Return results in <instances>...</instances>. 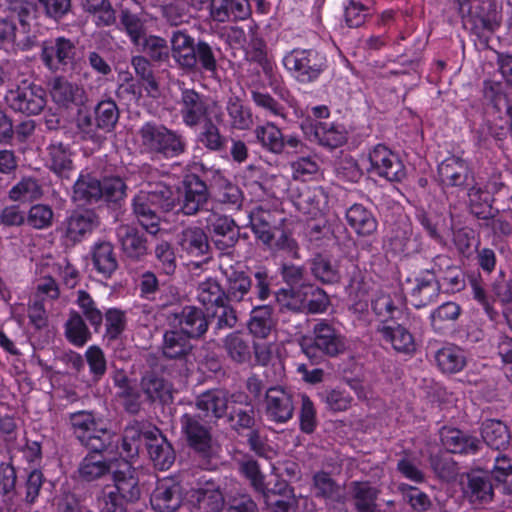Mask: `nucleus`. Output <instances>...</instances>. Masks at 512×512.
<instances>
[{
  "instance_id": "41",
  "label": "nucleus",
  "mask_w": 512,
  "mask_h": 512,
  "mask_svg": "<svg viewBox=\"0 0 512 512\" xmlns=\"http://www.w3.org/2000/svg\"><path fill=\"white\" fill-rule=\"evenodd\" d=\"M352 497L356 512H376L380 490L367 481L351 483Z\"/></svg>"
},
{
  "instance_id": "48",
  "label": "nucleus",
  "mask_w": 512,
  "mask_h": 512,
  "mask_svg": "<svg viewBox=\"0 0 512 512\" xmlns=\"http://www.w3.org/2000/svg\"><path fill=\"white\" fill-rule=\"evenodd\" d=\"M141 389L150 401L168 403L172 400L171 385L154 372L146 373L141 379Z\"/></svg>"
},
{
  "instance_id": "12",
  "label": "nucleus",
  "mask_w": 512,
  "mask_h": 512,
  "mask_svg": "<svg viewBox=\"0 0 512 512\" xmlns=\"http://www.w3.org/2000/svg\"><path fill=\"white\" fill-rule=\"evenodd\" d=\"M294 393L285 387H270L265 392V414L268 420L283 424L294 414Z\"/></svg>"
},
{
  "instance_id": "7",
  "label": "nucleus",
  "mask_w": 512,
  "mask_h": 512,
  "mask_svg": "<svg viewBox=\"0 0 512 512\" xmlns=\"http://www.w3.org/2000/svg\"><path fill=\"white\" fill-rule=\"evenodd\" d=\"M191 512H219L224 506V494L219 481L201 476L187 494Z\"/></svg>"
},
{
  "instance_id": "61",
  "label": "nucleus",
  "mask_w": 512,
  "mask_h": 512,
  "mask_svg": "<svg viewBox=\"0 0 512 512\" xmlns=\"http://www.w3.org/2000/svg\"><path fill=\"white\" fill-rule=\"evenodd\" d=\"M43 191L36 179L23 178L9 191V199L14 202L27 203L42 197Z\"/></svg>"
},
{
  "instance_id": "33",
  "label": "nucleus",
  "mask_w": 512,
  "mask_h": 512,
  "mask_svg": "<svg viewBox=\"0 0 512 512\" xmlns=\"http://www.w3.org/2000/svg\"><path fill=\"white\" fill-rule=\"evenodd\" d=\"M443 446L451 453L475 454L481 447V441L457 428H444L441 431Z\"/></svg>"
},
{
  "instance_id": "54",
  "label": "nucleus",
  "mask_w": 512,
  "mask_h": 512,
  "mask_svg": "<svg viewBox=\"0 0 512 512\" xmlns=\"http://www.w3.org/2000/svg\"><path fill=\"white\" fill-rule=\"evenodd\" d=\"M202 123L196 137L197 142L210 152L223 151L227 146V137L221 133L220 128L211 119Z\"/></svg>"
},
{
  "instance_id": "53",
  "label": "nucleus",
  "mask_w": 512,
  "mask_h": 512,
  "mask_svg": "<svg viewBox=\"0 0 512 512\" xmlns=\"http://www.w3.org/2000/svg\"><path fill=\"white\" fill-rule=\"evenodd\" d=\"M110 472L112 470L109 462L96 454L86 455L78 467L79 477L86 482L99 480Z\"/></svg>"
},
{
  "instance_id": "2",
  "label": "nucleus",
  "mask_w": 512,
  "mask_h": 512,
  "mask_svg": "<svg viewBox=\"0 0 512 512\" xmlns=\"http://www.w3.org/2000/svg\"><path fill=\"white\" fill-rule=\"evenodd\" d=\"M138 136L142 150L157 158H177L187 150L185 136L180 131L155 121L145 122Z\"/></svg>"
},
{
  "instance_id": "11",
  "label": "nucleus",
  "mask_w": 512,
  "mask_h": 512,
  "mask_svg": "<svg viewBox=\"0 0 512 512\" xmlns=\"http://www.w3.org/2000/svg\"><path fill=\"white\" fill-rule=\"evenodd\" d=\"M257 142L263 149L273 154L299 152L303 143L296 135H284L280 128L273 122H266L254 129Z\"/></svg>"
},
{
  "instance_id": "22",
  "label": "nucleus",
  "mask_w": 512,
  "mask_h": 512,
  "mask_svg": "<svg viewBox=\"0 0 512 512\" xmlns=\"http://www.w3.org/2000/svg\"><path fill=\"white\" fill-rule=\"evenodd\" d=\"M381 339L403 354H412L416 350L414 336L405 326L392 322H379L376 327Z\"/></svg>"
},
{
  "instance_id": "18",
  "label": "nucleus",
  "mask_w": 512,
  "mask_h": 512,
  "mask_svg": "<svg viewBox=\"0 0 512 512\" xmlns=\"http://www.w3.org/2000/svg\"><path fill=\"white\" fill-rule=\"evenodd\" d=\"M113 485L104 486L124 500L135 503L141 496V488L135 468L124 462L117 469L112 470Z\"/></svg>"
},
{
  "instance_id": "21",
  "label": "nucleus",
  "mask_w": 512,
  "mask_h": 512,
  "mask_svg": "<svg viewBox=\"0 0 512 512\" xmlns=\"http://www.w3.org/2000/svg\"><path fill=\"white\" fill-rule=\"evenodd\" d=\"M171 55L177 66L185 73L195 72L194 38L185 30H174L170 37Z\"/></svg>"
},
{
  "instance_id": "19",
  "label": "nucleus",
  "mask_w": 512,
  "mask_h": 512,
  "mask_svg": "<svg viewBox=\"0 0 512 512\" xmlns=\"http://www.w3.org/2000/svg\"><path fill=\"white\" fill-rule=\"evenodd\" d=\"M184 195L180 210L184 215H195L208 202L209 193L206 183L196 174H189L183 180Z\"/></svg>"
},
{
  "instance_id": "39",
  "label": "nucleus",
  "mask_w": 512,
  "mask_h": 512,
  "mask_svg": "<svg viewBox=\"0 0 512 512\" xmlns=\"http://www.w3.org/2000/svg\"><path fill=\"white\" fill-rule=\"evenodd\" d=\"M214 243L220 250L233 247L238 241L239 231L235 221L228 216H214L210 220Z\"/></svg>"
},
{
  "instance_id": "56",
  "label": "nucleus",
  "mask_w": 512,
  "mask_h": 512,
  "mask_svg": "<svg viewBox=\"0 0 512 512\" xmlns=\"http://www.w3.org/2000/svg\"><path fill=\"white\" fill-rule=\"evenodd\" d=\"M69 421L73 434L79 441H83L86 436L92 435L91 433L103 425L102 421L96 419L92 412L85 410L71 413Z\"/></svg>"
},
{
  "instance_id": "26",
  "label": "nucleus",
  "mask_w": 512,
  "mask_h": 512,
  "mask_svg": "<svg viewBox=\"0 0 512 512\" xmlns=\"http://www.w3.org/2000/svg\"><path fill=\"white\" fill-rule=\"evenodd\" d=\"M49 92L54 103L63 108L81 105L84 102V90L77 83L63 76L53 77L49 83Z\"/></svg>"
},
{
  "instance_id": "62",
  "label": "nucleus",
  "mask_w": 512,
  "mask_h": 512,
  "mask_svg": "<svg viewBox=\"0 0 512 512\" xmlns=\"http://www.w3.org/2000/svg\"><path fill=\"white\" fill-rule=\"evenodd\" d=\"M217 52H219V49L216 47H213L204 40H198L194 52L195 71L199 65L203 71L209 73L211 76H215L218 71Z\"/></svg>"
},
{
  "instance_id": "52",
  "label": "nucleus",
  "mask_w": 512,
  "mask_h": 512,
  "mask_svg": "<svg viewBox=\"0 0 512 512\" xmlns=\"http://www.w3.org/2000/svg\"><path fill=\"white\" fill-rule=\"evenodd\" d=\"M223 348L235 363H246L251 358V349L247 338L239 331L229 333L223 340Z\"/></svg>"
},
{
  "instance_id": "16",
  "label": "nucleus",
  "mask_w": 512,
  "mask_h": 512,
  "mask_svg": "<svg viewBox=\"0 0 512 512\" xmlns=\"http://www.w3.org/2000/svg\"><path fill=\"white\" fill-rule=\"evenodd\" d=\"M144 184L141 191L149 198L152 205H155L160 211L169 212L176 206V196L171 188L162 180H155L158 171L150 166L142 168Z\"/></svg>"
},
{
  "instance_id": "43",
  "label": "nucleus",
  "mask_w": 512,
  "mask_h": 512,
  "mask_svg": "<svg viewBox=\"0 0 512 512\" xmlns=\"http://www.w3.org/2000/svg\"><path fill=\"white\" fill-rule=\"evenodd\" d=\"M462 313L459 304L453 301H447L435 308L429 316L430 325L435 333L443 334L450 329L458 320Z\"/></svg>"
},
{
  "instance_id": "13",
  "label": "nucleus",
  "mask_w": 512,
  "mask_h": 512,
  "mask_svg": "<svg viewBox=\"0 0 512 512\" xmlns=\"http://www.w3.org/2000/svg\"><path fill=\"white\" fill-rule=\"evenodd\" d=\"M180 424L189 446L201 456L208 457L212 448L211 428L203 423L200 415L185 413Z\"/></svg>"
},
{
  "instance_id": "30",
  "label": "nucleus",
  "mask_w": 512,
  "mask_h": 512,
  "mask_svg": "<svg viewBox=\"0 0 512 512\" xmlns=\"http://www.w3.org/2000/svg\"><path fill=\"white\" fill-rule=\"evenodd\" d=\"M251 14L248 0H211L210 16L216 22L245 20Z\"/></svg>"
},
{
  "instance_id": "14",
  "label": "nucleus",
  "mask_w": 512,
  "mask_h": 512,
  "mask_svg": "<svg viewBox=\"0 0 512 512\" xmlns=\"http://www.w3.org/2000/svg\"><path fill=\"white\" fill-rule=\"evenodd\" d=\"M438 177L444 189L464 190L473 182L469 164L460 156H449L438 165Z\"/></svg>"
},
{
  "instance_id": "59",
  "label": "nucleus",
  "mask_w": 512,
  "mask_h": 512,
  "mask_svg": "<svg viewBox=\"0 0 512 512\" xmlns=\"http://www.w3.org/2000/svg\"><path fill=\"white\" fill-rule=\"evenodd\" d=\"M85 12L95 18L97 26H111L116 21L115 10L108 0H81Z\"/></svg>"
},
{
  "instance_id": "23",
  "label": "nucleus",
  "mask_w": 512,
  "mask_h": 512,
  "mask_svg": "<svg viewBox=\"0 0 512 512\" xmlns=\"http://www.w3.org/2000/svg\"><path fill=\"white\" fill-rule=\"evenodd\" d=\"M227 412L228 420L235 431L254 428L256 424V410L249 396L244 392L232 393V403Z\"/></svg>"
},
{
  "instance_id": "60",
  "label": "nucleus",
  "mask_w": 512,
  "mask_h": 512,
  "mask_svg": "<svg viewBox=\"0 0 512 512\" xmlns=\"http://www.w3.org/2000/svg\"><path fill=\"white\" fill-rule=\"evenodd\" d=\"M96 126L104 132H111L119 119V109L115 101L106 99L100 101L94 108Z\"/></svg>"
},
{
  "instance_id": "44",
  "label": "nucleus",
  "mask_w": 512,
  "mask_h": 512,
  "mask_svg": "<svg viewBox=\"0 0 512 512\" xmlns=\"http://www.w3.org/2000/svg\"><path fill=\"white\" fill-rule=\"evenodd\" d=\"M64 335L67 341L75 347H83L92 338V333L82 315L70 310L64 323Z\"/></svg>"
},
{
  "instance_id": "50",
  "label": "nucleus",
  "mask_w": 512,
  "mask_h": 512,
  "mask_svg": "<svg viewBox=\"0 0 512 512\" xmlns=\"http://www.w3.org/2000/svg\"><path fill=\"white\" fill-rule=\"evenodd\" d=\"M226 111L230 126L236 130H248L253 124V113L249 106L245 105L237 96H231L226 102Z\"/></svg>"
},
{
  "instance_id": "28",
  "label": "nucleus",
  "mask_w": 512,
  "mask_h": 512,
  "mask_svg": "<svg viewBox=\"0 0 512 512\" xmlns=\"http://www.w3.org/2000/svg\"><path fill=\"white\" fill-rule=\"evenodd\" d=\"M231 403L232 394L223 389L207 390L196 399L197 409L216 420L227 415Z\"/></svg>"
},
{
  "instance_id": "10",
  "label": "nucleus",
  "mask_w": 512,
  "mask_h": 512,
  "mask_svg": "<svg viewBox=\"0 0 512 512\" xmlns=\"http://www.w3.org/2000/svg\"><path fill=\"white\" fill-rule=\"evenodd\" d=\"M76 55L75 41L64 36L45 40L41 46V60L52 72L64 71L75 62Z\"/></svg>"
},
{
  "instance_id": "3",
  "label": "nucleus",
  "mask_w": 512,
  "mask_h": 512,
  "mask_svg": "<svg viewBox=\"0 0 512 512\" xmlns=\"http://www.w3.org/2000/svg\"><path fill=\"white\" fill-rule=\"evenodd\" d=\"M282 63L292 78L304 85L316 82L328 67L325 54L312 48L292 49Z\"/></svg>"
},
{
  "instance_id": "5",
  "label": "nucleus",
  "mask_w": 512,
  "mask_h": 512,
  "mask_svg": "<svg viewBox=\"0 0 512 512\" xmlns=\"http://www.w3.org/2000/svg\"><path fill=\"white\" fill-rule=\"evenodd\" d=\"M312 338L305 339L302 350L309 358H315L317 352L329 357H336L347 350V340L339 329L326 320L313 326Z\"/></svg>"
},
{
  "instance_id": "51",
  "label": "nucleus",
  "mask_w": 512,
  "mask_h": 512,
  "mask_svg": "<svg viewBox=\"0 0 512 512\" xmlns=\"http://www.w3.org/2000/svg\"><path fill=\"white\" fill-rule=\"evenodd\" d=\"M481 435L484 442L493 449H505L509 445L508 428L499 420H486L482 424Z\"/></svg>"
},
{
  "instance_id": "15",
  "label": "nucleus",
  "mask_w": 512,
  "mask_h": 512,
  "mask_svg": "<svg viewBox=\"0 0 512 512\" xmlns=\"http://www.w3.org/2000/svg\"><path fill=\"white\" fill-rule=\"evenodd\" d=\"M99 225V218L94 210L73 211L62 223V236L68 244H76L90 235Z\"/></svg>"
},
{
  "instance_id": "4",
  "label": "nucleus",
  "mask_w": 512,
  "mask_h": 512,
  "mask_svg": "<svg viewBox=\"0 0 512 512\" xmlns=\"http://www.w3.org/2000/svg\"><path fill=\"white\" fill-rule=\"evenodd\" d=\"M180 92L179 112L185 126L195 128L210 119V115L216 111L218 112L215 115L216 121H222L221 107L217 101L193 88L183 87Z\"/></svg>"
},
{
  "instance_id": "55",
  "label": "nucleus",
  "mask_w": 512,
  "mask_h": 512,
  "mask_svg": "<svg viewBox=\"0 0 512 512\" xmlns=\"http://www.w3.org/2000/svg\"><path fill=\"white\" fill-rule=\"evenodd\" d=\"M226 299L225 290L214 278H206L197 286V300L207 309L216 307Z\"/></svg>"
},
{
  "instance_id": "25",
  "label": "nucleus",
  "mask_w": 512,
  "mask_h": 512,
  "mask_svg": "<svg viewBox=\"0 0 512 512\" xmlns=\"http://www.w3.org/2000/svg\"><path fill=\"white\" fill-rule=\"evenodd\" d=\"M150 502L157 512L176 511L182 502L181 486L169 478L158 481Z\"/></svg>"
},
{
  "instance_id": "8",
  "label": "nucleus",
  "mask_w": 512,
  "mask_h": 512,
  "mask_svg": "<svg viewBox=\"0 0 512 512\" xmlns=\"http://www.w3.org/2000/svg\"><path fill=\"white\" fill-rule=\"evenodd\" d=\"M368 171L390 182H401L406 178L405 165L399 155L387 146L378 144L368 154Z\"/></svg>"
},
{
  "instance_id": "64",
  "label": "nucleus",
  "mask_w": 512,
  "mask_h": 512,
  "mask_svg": "<svg viewBox=\"0 0 512 512\" xmlns=\"http://www.w3.org/2000/svg\"><path fill=\"white\" fill-rule=\"evenodd\" d=\"M374 0H350L345 8V21L351 28L360 27L371 14Z\"/></svg>"
},
{
  "instance_id": "20",
  "label": "nucleus",
  "mask_w": 512,
  "mask_h": 512,
  "mask_svg": "<svg viewBox=\"0 0 512 512\" xmlns=\"http://www.w3.org/2000/svg\"><path fill=\"white\" fill-rule=\"evenodd\" d=\"M146 440V448L151 461L159 470H167L175 460V452L171 443L158 428L147 430L143 433Z\"/></svg>"
},
{
  "instance_id": "32",
  "label": "nucleus",
  "mask_w": 512,
  "mask_h": 512,
  "mask_svg": "<svg viewBox=\"0 0 512 512\" xmlns=\"http://www.w3.org/2000/svg\"><path fill=\"white\" fill-rule=\"evenodd\" d=\"M46 151L47 167L59 177L69 178L74 170L70 147L61 141H51Z\"/></svg>"
},
{
  "instance_id": "46",
  "label": "nucleus",
  "mask_w": 512,
  "mask_h": 512,
  "mask_svg": "<svg viewBox=\"0 0 512 512\" xmlns=\"http://www.w3.org/2000/svg\"><path fill=\"white\" fill-rule=\"evenodd\" d=\"M92 262L98 273L110 277L118 267L113 245L107 241L95 243L92 248Z\"/></svg>"
},
{
  "instance_id": "1",
  "label": "nucleus",
  "mask_w": 512,
  "mask_h": 512,
  "mask_svg": "<svg viewBox=\"0 0 512 512\" xmlns=\"http://www.w3.org/2000/svg\"><path fill=\"white\" fill-rule=\"evenodd\" d=\"M467 493L472 502L488 503L493 500L495 490L512 493V458L498 454L490 474L472 472L467 475Z\"/></svg>"
},
{
  "instance_id": "63",
  "label": "nucleus",
  "mask_w": 512,
  "mask_h": 512,
  "mask_svg": "<svg viewBox=\"0 0 512 512\" xmlns=\"http://www.w3.org/2000/svg\"><path fill=\"white\" fill-rule=\"evenodd\" d=\"M320 400L331 412H343L348 410L353 402L351 394L341 388L325 389L319 394Z\"/></svg>"
},
{
  "instance_id": "9",
  "label": "nucleus",
  "mask_w": 512,
  "mask_h": 512,
  "mask_svg": "<svg viewBox=\"0 0 512 512\" xmlns=\"http://www.w3.org/2000/svg\"><path fill=\"white\" fill-rule=\"evenodd\" d=\"M5 102L14 112L38 115L46 106V92L36 84H23L7 91Z\"/></svg>"
},
{
  "instance_id": "31",
  "label": "nucleus",
  "mask_w": 512,
  "mask_h": 512,
  "mask_svg": "<svg viewBox=\"0 0 512 512\" xmlns=\"http://www.w3.org/2000/svg\"><path fill=\"white\" fill-rule=\"evenodd\" d=\"M118 241L126 257L132 260H140L148 251L145 235L136 228L128 225H120L116 229Z\"/></svg>"
},
{
  "instance_id": "49",
  "label": "nucleus",
  "mask_w": 512,
  "mask_h": 512,
  "mask_svg": "<svg viewBox=\"0 0 512 512\" xmlns=\"http://www.w3.org/2000/svg\"><path fill=\"white\" fill-rule=\"evenodd\" d=\"M275 327L273 308L270 305L254 306L248 322V329L257 338L265 339Z\"/></svg>"
},
{
  "instance_id": "40",
  "label": "nucleus",
  "mask_w": 512,
  "mask_h": 512,
  "mask_svg": "<svg viewBox=\"0 0 512 512\" xmlns=\"http://www.w3.org/2000/svg\"><path fill=\"white\" fill-rule=\"evenodd\" d=\"M349 226L361 236H369L377 230V220L373 213L362 204H353L346 210Z\"/></svg>"
},
{
  "instance_id": "17",
  "label": "nucleus",
  "mask_w": 512,
  "mask_h": 512,
  "mask_svg": "<svg viewBox=\"0 0 512 512\" xmlns=\"http://www.w3.org/2000/svg\"><path fill=\"white\" fill-rule=\"evenodd\" d=\"M306 136L328 148H337L346 142L347 136L343 126L328 122H313L307 118L301 123Z\"/></svg>"
},
{
  "instance_id": "34",
  "label": "nucleus",
  "mask_w": 512,
  "mask_h": 512,
  "mask_svg": "<svg viewBox=\"0 0 512 512\" xmlns=\"http://www.w3.org/2000/svg\"><path fill=\"white\" fill-rule=\"evenodd\" d=\"M312 492L316 498L326 504H344V489L327 472L320 471L313 475Z\"/></svg>"
},
{
  "instance_id": "47",
  "label": "nucleus",
  "mask_w": 512,
  "mask_h": 512,
  "mask_svg": "<svg viewBox=\"0 0 512 512\" xmlns=\"http://www.w3.org/2000/svg\"><path fill=\"white\" fill-rule=\"evenodd\" d=\"M161 349L166 358L181 359L192 349L190 337L181 330L165 331Z\"/></svg>"
},
{
  "instance_id": "36",
  "label": "nucleus",
  "mask_w": 512,
  "mask_h": 512,
  "mask_svg": "<svg viewBox=\"0 0 512 512\" xmlns=\"http://www.w3.org/2000/svg\"><path fill=\"white\" fill-rule=\"evenodd\" d=\"M327 195L320 187H305L297 196L295 206L303 214L316 218L327 206Z\"/></svg>"
},
{
  "instance_id": "35",
  "label": "nucleus",
  "mask_w": 512,
  "mask_h": 512,
  "mask_svg": "<svg viewBox=\"0 0 512 512\" xmlns=\"http://www.w3.org/2000/svg\"><path fill=\"white\" fill-rule=\"evenodd\" d=\"M133 214L139 224L150 234L155 235L159 231L160 211L155 205H152L149 198L141 190L132 200Z\"/></svg>"
},
{
  "instance_id": "29",
  "label": "nucleus",
  "mask_w": 512,
  "mask_h": 512,
  "mask_svg": "<svg viewBox=\"0 0 512 512\" xmlns=\"http://www.w3.org/2000/svg\"><path fill=\"white\" fill-rule=\"evenodd\" d=\"M405 304L406 298L401 291H379L371 300L372 311L380 322H392L395 313L401 312Z\"/></svg>"
},
{
  "instance_id": "57",
  "label": "nucleus",
  "mask_w": 512,
  "mask_h": 512,
  "mask_svg": "<svg viewBox=\"0 0 512 512\" xmlns=\"http://www.w3.org/2000/svg\"><path fill=\"white\" fill-rule=\"evenodd\" d=\"M76 304L84 320L88 321L96 333L99 332L103 323V313L91 295L85 290H78Z\"/></svg>"
},
{
  "instance_id": "42",
  "label": "nucleus",
  "mask_w": 512,
  "mask_h": 512,
  "mask_svg": "<svg viewBox=\"0 0 512 512\" xmlns=\"http://www.w3.org/2000/svg\"><path fill=\"white\" fill-rule=\"evenodd\" d=\"M438 368L447 374L460 372L466 365L465 352L454 344H447L435 352Z\"/></svg>"
},
{
  "instance_id": "24",
  "label": "nucleus",
  "mask_w": 512,
  "mask_h": 512,
  "mask_svg": "<svg viewBox=\"0 0 512 512\" xmlns=\"http://www.w3.org/2000/svg\"><path fill=\"white\" fill-rule=\"evenodd\" d=\"M178 245L181 252L189 258L207 261L209 259L210 244L208 236L200 227H187L178 235Z\"/></svg>"
},
{
  "instance_id": "27",
  "label": "nucleus",
  "mask_w": 512,
  "mask_h": 512,
  "mask_svg": "<svg viewBox=\"0 0 512 512\" xmlns=\"http://www.w3.org/2000/svg\"><path fill=\"white\" fill-rule=\"evenodd\" d=\"M249 221L256 238L264 245L272 247L274 238L279 232L278 223L281 219H276V214L270 210L256 207L250 212Z\"/></svg>"
},
{
  "instance_id": "6",
  "label": "nucleus",
  "mask_w": 512,
  "mask_h": 512,
  "mask_svg": "<svg viewBox=\"0 0 512 512\" xmlns=\"http://www.w3.org/2000/svg\"><path fill=\"white\" fill-rule=\"evenodd\" d=\"M219 269L226 280V300L251 306L252 280L243 270L242 264L234 261L231 254L223 253L219 258Z\"/></svg>"
},
{
  "instance_id": "38",
  "label": "nucleus",
  "mask_w": 512,
  "mask_h": 512,
  "mask_svg": "<svg viewBox=\"0 0 512 512\" xmlns=\"http://www.w3.org/2000/svg\"><path fill=\"white\" fill-rule=\"evenodd\" d=\"M439 293L440 282L434 274L427 273L416 279V285L411 290L410 296L412 304L419 309L435 302Z\"/></svg>"
},
{
  "instance_id": "58",
  "label": "nucleus",
  "mask_w": 512,
  "mask_h": 512,
  "mask_svg": "<svg viewBox=\"0 0 512 512\" xmlns=\"http://www.w3.org/2000/svg\"><path fill=\"white\" fill-rule=\"evenodd\" d=\"M137 49L145 53L154 62H164L169 59V47L166 39L157 35H145L139 44L135 45Z\"/></svg>"
},
{
  "instance_id": "37",
  "label": "nucleus",
  "mask_w": 512,
  "mask_h": 512,
  "mask_svg": "<svg viewBox=\"0 0 512 512\" xmlns=\"http://www.w3.org/2000/svg\"><path fill=\"white\" fill-rule=\"evenodd\" d=\"M176 318H178L180 330L190 338H200L208 329L207 317L195 306H185Z\"/></svg>"
},
{
  "instance_id": "45",
  "label": "nucleus",
  "mask_w": 512,
  "mask_h": 512,
  "mask_svg": "<svg viewBox=\"0 0 512 512\" xmlns=\"http://www.w3.org/2000/svg\"><path fill=\"white\" fill-rule=\"evenodd\" d=\"M101 181L90 173H81L73 186V200L95 203L102 199Z\"/></svg>"
}]
</instances>
